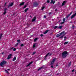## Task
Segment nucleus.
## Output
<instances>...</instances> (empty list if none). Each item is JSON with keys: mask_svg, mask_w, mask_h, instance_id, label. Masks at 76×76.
I'll list each match as a JSON object with an SVG mask.
<instances>
[{"mask_svg": "<svg viewBox=\"0 0 76 76\" xmlns=\"http://www.w3.org/2000/svg\"><path fill=\"white\" fill-rule=\"evenodd\" d=\"M72 14V12H71L70 13L68 14L66 16V19H68L69 18V16L71 15Z\"/></svg>", "mask_w": 76, "mask_h": 76, "instance_id": "obj_5", "label": "nucleus"}, {"mask_svg": "<svg viewBox=\"0 0 76 76\" xmlns=\"http://www.w3.org/2000/svg\"><path fill=\"white\" fill-rule=\"evenodd\" d=\"M74 71H75V70L73 69V70H72V72H74Z\"/></svg>", "mask_w": 76, "mask_h": 76, "instance_id": "obj_47", "label": "nucleus"}, {"mask_svg": "<svg viewBox=\"0 0 76 76\" xmlns=\"http://www.w3.org/2000/svg\"><path fill=\"white\" fill-rule=\"evenodd\" d=\"M35 20H36V17L34 16V17L33 19H32V22H34V21H35Z\"/></svg>", "mask_w": 76, "mask_h": 76, "instance_id": "obj_7", "label": "nucleus"}, {"mask_svg": "<svg viewBox=\"0 0 76 76\" xmlns=\"http://www.w3.org/2000/svg\"><path fill=\"white\" fill-rule=\"evenodd\" d=\"M20 46L21 47H23V46H24V45H23V44H21L20 45Z\"/></svg>", "mask_w": 76, "mask_h": 76, "instance_id": "obj_26", "label": "nucleus"}, {"mask_svg": "<svg viewBox=\"0 0 76 76\" xmlns=\"http://www.w3.org/2000/svg\"><path fill=\"white\" fill-rule=\"evenodd\" d=\"M74 27H75V26L74 25H73L72 27V28L73 29H74Z\"/></svg>", "mask_w": 76, "mask_h": 76, "instance_id": "obj_39", "label": "nucleus"}, {"mask_svg": "<svg viewBox=\"0 0 76 76\" xmlns=\"http://www.w3.org/2000/svg\"><path fill=\"white\" fill-rule=\"evenodd\" d=\"M62 27H63V26H60L59 27H58V28L59 29H61V28H62Z\"/></svg>", "mask_w": 76, "mask_h": 76, "instance_id": "obj_19", "label": "nucleus"}, {"mask_svg": "<svg viewBox=\"0 0 76 76\" xmlns=\"http://www.w3.org/2000/svg\"><path fill=\"white\" fill-rule=\"evenodd\" d=\"M36 44H37V43H34V45H33V48H35V47H36V46H35V45H36Z\"/></svg>", "mask_w": 76, "mask_h": 76, "instance_id": "obj_17", "label": "nucleus"}, {"mask_svg": "<svg viewBox=\"0 0 76 76\" xmlns=\"http://www.w3.org/2000/svg\"><path fill=\"white\" fill-rule=\"evenodd\" d=\"M12 57V54H10L8 56V57L7 58V59L9 60V59H10L11 57Z\"/></svg>", "mask_w": 76, "mask_h": 76, "instance_id": "obj_6", "label": "nucleus"}, {"mask_svg": "<svg viewBox=\"0 0 76 76\" xmlns=\"http://www.w3.org/2000/svg\"><path fill=\"white\" fill-rule=\"evenodd\" d=\"M64 21L63 22H62L60 23V24H64Z\"/></svg>", "mask_w": 76, "mask_h": 76, "instance_id": "obj_35", "label": "nucleus"}, {"mask_svg": "<svg viewBox=\"0 0 76 76\" xmlns=\"http://www.w3.org/2000/svg\"><path fill=\"white\" fill-rule=\"evenodd\" d=\"M7 64V61H2L0 64V65L1 66H3V65H4V64Z\"/></svg>", "mask_w": 76, "mask_h": 76, "instance_id": "obj_2", "label": "nucleus"}, {"mask_svg": "<svg viewBox=\"0 0 76 76\" xmlns=\"http://www.w3.org/2000/svg\"><path fill=\"white\" fill-rule=\"evenodd\" d=\"M51 67L52 68H53V67H54V66H51Z\"/></svg>", "mask_w": 76, "mask_h": 76, "instance_id": "obj_46", "label": "nucleus"}, {"mask_svg": "<svg viewBox=\"0 0 76 76\" xmlns=\"http://www.w3.org/2000/svg\"><path fill=\"white\" fill-rule=\"evenodd\" d=\"M64 37V35H63V36H62L60 37V38H61V39H62V38H63Z\"/></svg>", "mask_w": 76, "mask_h": 76, "instance_id": "obj_27", "label": "nucleus"}, {"mask_svg": "<svg viewBox=\"0 0 76 76\" xmlns=\"http://www.w3.org/2000/svg\"><path fill=\"white\" fill-rule=\"evenodd\" d=\"M19 44V43H17L15 44V47H16L18 45V44Z\"/></svg>", "mask_w": 76, "mask_h": 76, "instance_id": "obj_30", "label": "nucleus"}, {"mask_svg": "<svg viewBox=\"0 0 76 76\" xmlns=\"http://www.w3.org/2000/svg\"><path fill=\"white\" fill-rule=\"evenodd\" d=\"M4 11L5 12H6V10H7V8H5L4 9Z\"/></svg>", "mask_w": 76, "mask_h": 76, "instance_id": "obj_37", "label": "nucleus"}, {"mask_svg": "<svg viewBox=\"0 0 76 76\" xmlns=\"http://www.w3.org/2000/svg\"><path fill=\"white\" fill-rule=\"evenodd\" d=\"M38 39V38H36L34 39V42H36V41Z\"/></svg>", "mask_w": 76, "mask_h": 76, "instance_id": "obj_22", "label": "nucleus"}, {"mask_svg": "<svg viewBox=\"0 0 76 76\" xmlns=\"http://www.w3.org/2000/svg\"><path fill=\"white\" fill-rule=\"evenodd\" d=\"M69 43V42H66L64 43V45H66V44H67Z\"/></svg>", "mask_w": 76, "mask_h": 76, "instance_id": "obj_20", "label": "nucleus"}, {"mask_svg": "<svg viewBox=\"0 0 76 76\" xmlns=\"http://www.w3.org/2000/svg\"><path fill=\"white\" fill-rule=\"evenodd\" d=\"M5 73H7V74L9 75V72H8L7 70L5 69Z\"/></svg>", "mask_w": 76, "mask_h": 76, "instance_id": "obj_14", "label": "nucleus"}, {"mask_svg": "<svg viewBox=\"0 0 76 76\" xmlns=\"http://www.w3.org/2000/svg\"><path fill=\"white\" fill-rule=\"evenodd\" d=\"M10 70V69H7V70Z\"/></svg>", "mask_w": 76, "mask_h": 76, "instance_id": "obj_53", "label": "nucleus"}, {"mask_svg": "<svg viewBox=\"0 0 76 76\" xmlns=\"http://www.w3.org/2000/svg\"><path fill=\"white\" fill-rule=\"evenodd\" d=\"M41 37H43V34H41L40 35Z\"/></svg>", "mask_w": 76, "mask_h": 76, "instance_id": "obj_45", "label": "nucleus"}, {"mask_svg": "<svg viewBox=\"0 0 76 76\" xmlns=\"http://www.w3.org/2000/svg\"><path fill=\"white\" fill-rule=\"evenodd\" d=\"M55 1H53V0H51L50 3V4H53H53H54V3H55Z\"/></svg>", "mask_w": 76, "mask_h": 76, "instance_id": "obj_10", "label": "nucleus"}, {"mask_svg": "<svg viewBox=\"0 0 76 76\" xmlns=\"http://www.w3.org/2000/svg\"><path fill=\"white\" fill-rule=\"evenodd\" d=\"M54 63V62H53V61H52L51 62V64H53Z\"/></svg>", "mask_w": 76, "mask_h": 76, "instance_id": "obj_36", "label": "nucleus"}, {"mask_svg": "<svg viewBox=\"0 0 76 76\" xmlns=\"http://www.w3.org/2000/svg\"><path fill=\"white\" fill-rule=\"evenodd\" d=\"M28 10H29V8H27L24 11L25 12H27V11H28Z\"/></svg>", "mask_w": 76, "mask_h": 76, "instance_id": "obj_13", "label": "nucleus"}, {"mask_svg": "<svg viewBox=\"0 0 76 76\" xmlns=\"http://www.w3.org/2000/svg\"><path fill=\"white\" fill-rule=\"evenodd\" d=\"M58 66V65L57 64L56 66V67H57Z\"/></svg>", "mask_w": 76, "mask_h": 76, "instance_id": "obj_54", "label": "nucleus"}, {"mask_svg": "<svg viewBox=\"0 0 76 76\" xmlns=\"http://www.w3.org/2000/svg\"><path fill=\"white\" fill-rule=\"evenodd\" d=\"M5 5H6V4H5Z\"/></svg>", "mask_w": 76, "mask_h": 76, "instance_id": "obj_60", "label": "nucleus"}, {"mask_svg": "<svg viewBox=\"0 0 76 76\" xmlns=\"http://www.w3.org/2000/svg\"><path fill=\"white\" fill-rule=\"evenodd\" d=\"M56 61V58H54L53 59L52 61L54 62Z\"/></svg>", "mask_w": 76, "mask_h": 76, "instance_id": "obj_29", "label": "nucleus"}, {"mask_svg": "<svg viewBox=\"0 0 76 76\" xmlns=\"http://www.w3.org/2000/svg\"><path fill=\"white\" fill-rule=\"evenodd\" d=\"M6 11H4L3 14V15H6Z\"/></svg>", "mask_w": 76, "mask_h": 76, "instance_id": "obj_33", "label": "nucleus"}, {"mask_svg": "<svg viewBox=\"0 0 76 76\" xmlns=\"http://www.w3.org/2000/svg\"><path fill=\"white\" fill-rule=\"evenodd\" d=\"M36 53V52H33V54H32V55H34V54H35Z\"/></svg>", "mask_w": 76, "mask_h": 76, "instance_id": "obj_28", "label": "nucleus"}, {"mask_svg": "<svg viewBox=\"0 0 76 76\" xmlns=\"http://www.w3.org/2000/svg\"><path fill=\"white\" fill-rule=\"evenodd\" d=\"M27 5H25L23 7V9H25Z\"/></svg>", "mask_w": 76, "mask_h": 76, "instance_id": "obj_31", "label": "nucleus"}, {"mask_svg": "<svg viewBox=\"0 0 76 76\" xmlns=\"http://www.w3.org/2000/svg\"><path fill=\"white\" fill-rule=\"evenodd\" d=\"M42 68H43V66L40 67L37 70L38 71H39V70H41V69H42Z\"/></svg>", "mask_w": 76, "mask_h": 76, "instance_id": "obj_18", "label": "nucleus"}, {"mask_svg": "<svg viewBox=\"0 0 76 76\" xmlns=\"http://www.w3.org/2000/svg\"><path fill=\"white\" fill-rule=\"evenodd\" d=\"M59 75V73H57V75Z\"/></svg>", "mask_w": 76, "mask_h": 76, "instance_id": "obj_55", "label": "nucleus"}, {"mask_svg": "<svg viewBox=\"0 0 76 76\" xmlns=\"http://www.w3.org/2000/svg\"><path fill=\"white\" fill-rule=\"evenodd\" d=\"M64 32H65L64 31L63 32H61V33L57 34L56 37H59L60 36L64 34Z\"/></svg>", "mask_w": 76, "mask_h": 76, "instance_id": "obj_3", "label": "nucleus"}, {"mask_svg": "<svg viewBox=\"0 0 76 76\" xmlns=\"http://www.w3.org/2000/svg\"><path fill=\"white\" fill-rule=\"evenodd\" d=\"M66 3V1H64L62 4V5L64 6V4H65V3Z\"/></svg>", "mask_w": 76, "mask_h": 76, "instance_id": "obj_11", "label": "nucleus"}, {"mask_svg": "<svg viewBox=\"0 0 76 76\" xmlns=\"http://www.w3.org/2000/svg\"><path fill=\"white\" fill-rule=\"evenodd\" d=\"M48 31H49V30H47L44 33V34H47V32H48Z\"/></svg>", "mask_w": 76, "mask_h": 76, "instance_id": "obj_12", "label": "nucleus"}, {"mask_svg": "<svg viewBox=\"0 0 76 76\" xmlns=\"http://www.w3.org/2000/svg\"><path fill=\"white\" fill-rule=\"evenodd\" d=\"M10 7V5H8V7H7V8H9Z\"/></svg>", "mask_w": 76, "mask_h": 76, "instance_id": "obj_44", "label": "nucleus"}, {"mask_svg": "<svg viewBox=\"0 0 76 76\" xmlns=\"http://www.w3.org/2000/svg\"><path fill=\"white\" fill-rule=\"evenodd\" d=\"M16 60V57H14L12 59V61H15V60Z\"/></svg>", "mask_w": 76, "mask_h": 76, "instance_id": "obj_15", "label": "nucleus"}, {"mask_svg": "<svg viewBox=\"0 0 76 76\" xmlns=\"http://www.w3.org/2000/svg\"><path fill=\"white\" fill-rule=\"evenodd\" d=\"M13 2L11 3L10 4V5H9L10 7L12 6H13Z\"/></svg>", "mask_w": 76, "mask_h": 76, "instance_id": "obj_16", "label": "nucleus"}, {"mask_svg": "<svg viewBox=\"0 0 76 76\" xmlns=\"http://www.w3.org/2000/svg\"><path fill=\"white\" fill-rule=\"evenodd\" d=\"M12 49H13V47H12V48H10V50H12Z\"/></svg>", "mask_w": 76, "mask_h": 76, "instance_id": "obj_42", "label": "nucleus"}, {"mask_svg": "<svg viewBox=\"0 0 76 76\" xmlns=\"http://www.w3.org/2000/svg\"><path fill=\"white\" fill-rule=\"evenodd\" d=\"M3 54H4V52H2V53H1L2 55H3Z\"/></svg>", "mask_w": 76, "mask_h": 76, "instance_id": "obj_49", "label": "nucleus"}, {"mask_svg": "<svg viewBox=\"0 0 76 76\" xmlns=\"http://www.w3.org/2000/svg\"><path fill=\"white\" fill-rule=\"evenodd\" d=\"M30 17H31V16L30 15Z\"/></svg>", "mask_w": 76, "mask_h": 76, "instance_id": "obj_59", "label": "nucleus"}, {"mask_svg": "<svg viewBox=\"0 0 76 76\" xmlns=\"http://www.w3.org/2000/svg\"><path fill=\"white\" fill-rule=\"evenodd\" d=\"M71 61H70L69 63V64H68V66L69 67H70V66H71Z\"/></svg>", "mask_w": 76, "mask_h": 76, "instance_id": "obj_23", "label": "nucleus"}, {"mask_svg": "<svg viewBox=\"0 0 76 76\" xmlns=\"http://www.w3.org/2000/svg\"><path fill=\"white\" fill-rule=\"evenodd\" d=\"M64 39H66V37L65 36V37H64Z\"/></svg>", "mask_w": 76, "mask_h": 76, "instance_id": "obj_48", "label": "nucleus"}, {"mask_svg": "<svg viewBox=\"0 0 76 76\" xmlns=\"http://www.w3.org/2000/svg\"><path fill=\"white\" fill-rule=\"evenodd\" d=\"M47 2L48 3H50V1H49V0H48Z\"/></svg>", "mask_w": 76, "mask_h": 76, "instance_id": "obj_41", "label": "nucleus"}, {"mask_svg": "<svg viewBox=\"0 0 76 76\" xmlns=\"http://www.w3.org/2000/svg\"><path fill=\"white\" fill-rule=\"evenodd\" d=\"M75 73H76V71L75 72Z\"/></svg>", "mask_w": 76, "mask_h": 76, "instance_id": "obj_58", "label": "nucleus"}, {"mask_svg": "<svg viewBox=\"0 0 76 76\" xmlns=\"http://www.w3.org/2000/svg\"><path fill=\"white\" fill-rule=\"evenodd\" d=\"M16 48H14L13 49V51H16Z\"/></svg>", "mask_w": 76, "mask_h": 76, "instance_id": "obj_38", "label": "nucleus"}, {"mask_svg": "<svg viewBox=\"0 0 76 76\" xmlns=\"http://www.w3.org/2000/svg\"><path fill=\"white\" fill-rule=\"evenodd\" d=\"M46 18V17L45 15H44V18H45V19Z\"/></svg>", "mask_w": 76, "mask_h": 76, "instance_id": "obj_43", "label": "nucleus"}, {"mask_svg": "<svg viewBox=\"0 0 76 76\" xmlns=\"http://www.w3.org/2000/svg\"><path fill=\"white\" fill-rule=\"evenodd\" d=\"M49 54H50V53H48L46 56H45V57H47L48 56V55H49Z\"/></svg>", "mask_w": 76, "mask_h": 76, "instance_id": "obj_25", "label": "nucleus"}, {"mask_svg": "<svg viewBox=\"0 0 76 76\" xmlns=\"http://www.w3.org/2000/svg\"><path fill=\"white\" fill-rule=\"evenodd\" d=\"M15 15V13L13 14V15Z\"/></svg>", "mask_w": 76, "mask_h": 76, "instance_id": "obj_56", "label": "nucleus"}, {"mask_svg": "<svg viewBox=\"0 0 76 76\" xmlns=\"http://www.w3.org/2000/svg\"><path fill=\"white\" fill-rule=\"evenodd\" d=\"M2 34H0V40L1 39V37H2Z\"/></svg>", "mask_w": 76, "mask_h": 76, "instance_id": "obj_21", "label": "nucleus"}, {"mask_svg": "<svg viewBox=\"0 0 76 76\" xmlns=\"http://www.w3.org/2000/svg\"><path fill=\"white\" fill-rule=\"evenodd\" d=\"M24 4H25V2H22L19 4V6H23V5H24Z\"/></svg>", "mask_w": 76, "mask_h": 76, "instance_id": "obj_9", "label": "nucleus"}, {"mask_svg": "<svg viewBox=\"0 0 76 76\" xmlns=\"http://www.w3.org/2000/svg\"><path fill=\"white\" fill-rule=\"evenodd\" d=\"M44 8H45V7H43L42 8V10H43L44 9Z\"/></svg>", "mask_w": 76, "mask_h": 76, "instance_id": "obj_32", "label": "nucleus"}, {"mask_svg": "<svg viewBox=\"0 0 76 76\" xmlns=\"http://www.w3.org/2000/svg\"><path fill=\"white\" fill-rule=\"evenodd\" d=\"M58 28V26H56L54 27V28L55 29H57Z\"/></svg>", "mask_w": 76, "mask_h": 76, "instance_id": "obj_24", "label": "nucleus"}, {"mask_svg": "<svg viewBox=\"0 0 76 76\" xmlns=\"http://www.w3.org/2000/svg\"><path fill=\"white\" fill-rule=\"evenodd\" d=\"M33 5L34 7H37L38 5V2H35L33 4Z\"/></svg>", "mask_w": 76, "mask_h": 76, "instance_id": "obj_4", "label": "nucleus"}, {"mask_svg": "<svg viewBox=\"0 0 76 76\" xmlns=\"http://www.w3.org/2000/svg\"><path fill=\"white\" fill-rule=\"evenodd\" d=\"M68 55V53L67 51H65L63 52L62 53V57L63 58H66Z\"/></svg>", "mask_w": 76, "mask_h": 76, "instance_id": "obj_1", "label": "nucleus"}, {"mask_svg": "<svg viewBox=\"0 0 76 76\" xmlns=\"http://www.w3.org/2000/svg\"><path fill=\"white\" fill-rule=\"evenodd\" d=\"M20 39H18L17 40V42H20Z\"/></svg>", "mask_w": 76, "mask_h": 76, "instance_id": "obj_40", "label": "nucleus"}, {"mask_svg": "<svg viewBox=\"0 0 76 76\" xmlns=\"http://www.w3.org/2000/svg\"><path fill=\"white\" fill-rule=\"evenodd\" d=\"M49 15H51V12H49Z\"/></svg>", "mask_w": 76, "mask_h": 76, "instance_id": "obj_50", "label": "nucleus"}, {"mask_svg": "<svg viewBox=\"0 0 76 76\" xmlns=\"http://www.w3.org/2000/svg\"><path fill=\"white\" fill-rule=\"evenodd\" d=\"M33 63V61H31L30 62L29 64H28L26 66V67H28V66H29L30 65H31V64H32V63Z\"/></svg>", "mask_w": 76, "mask_h": 76, "instance_id": "obj_8", "label": "nucleus"}, {"mask_svg": "<svg viewBox=\"0 0 76 76\" xmlns=\"http://www.w3.org/2000/svg\"><path fill=\"white\" fill-rule=\"evenodd\" d=\"M51 56V54H50L49 56Z\"/></svg>", "mask_w": 76, "mask_h": 76, "instance_id": "obj_52", "label": "nucleus"}, {"mask_svg": "<svg viewBox=\"0 0 76 76\" xmlns=\"http://www.w3.org/2000/svg\"><path fill=\"white\" fill-rule=\"evenodd\" d=\"M65 20H66V19L65 18H64L63 19V21H64V22H65Z\"/></svg>", "mask_w": 76, "mask_h": 76, "instance_id": "obj_34", "label": "nucleus"}, {"mask_svg": "<svg viewBox=\"0 0 76 76\" xmlns=\"http://www.w3.org/2000/svg\"><path fill=\"white\" fill-rule=\"evenodd\" d=\"M55 11H57V10L56 9L55 10Z\"/></svg>", "mask_w": 76, "mask_h": 76, "instance_id": "obj_51", "label": "nucleus"}, {"mask_svg": "<svg viewBox=\"0 0 76 76\" xmlns=\"http://www.w3.org/2000/svg\"><path fill=\"white\" fill-rule=\"evenodd\" d=\"M28 26H29V25L28 24Z\"/></svg>", "mask_w": 76, "mask_h": 76, "instance_id": "obj_57", "label": "nucleus"}]
</instances>
